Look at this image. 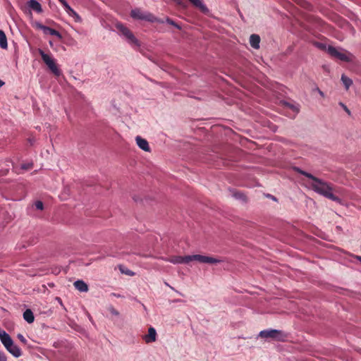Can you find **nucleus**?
Wrapping results in <instances>:
<instances>
[{"label":"nucleus","mask_w":361,"mask_h":361,"mask_svg":"<svg viewBox=\"0 0 361 361\" xmlns=\"http://www.w3.org/2000/svg\"><path fill=\"white\" fill-rule=\"evenodd\" d=\"M327 51L331 56L342 61L350 62L354 59V56L350 52L341 48L337 49L332 46H329Z\"/></svg>","instance_id":"4"},{"label":"nucleus","mask_w":361,"mask_h":361,"mask_svg":"<svg viewBox=\"0 0 361 361\" xmlns=\"http://www.w3.org/2000/svg\"><path fill=\"white\" fill-rule=\"evenodd\" d=\"M319 47H320L321 49H324L325 46L324 44H319Z\"/></svg>","instance_id":"36"},{"label":"nucleus","mask_w":361,"mask_h":361,"mask_svg":"<svg viewBox=\"0 0 361 361\" xmlns=\"http://www.w3.org/2000/svg\"><path fill=\"white\" fill-rule=\"evenodd\" d=\"M116 27L121 32V34L126 37L129 43L135 46L140 45L138 40L128 27H125L121 23H117Z\"/></svg>","instance_id":"8"},{"label":"nucleus","mask_w":361,"mask_h":361,"mask_svg":"<svg viewBox=\"0 0 361 361\" xmlns=\"http://www.w3.org/2000/svg\"><path fill=\"white\" fill-rule=\"evenodd\" d=\"M75 288L80 292H87L88 286L83 281L78 280L74 283Z\"/></svg>","instance_id":"16"},{"label":"nucleus","mask_w":361,"mask_h":361,"mask_svg":"<svg viewBox=\"0 0 361 361\" xmlns=\"http://www.w3.org/2000/svg\"><path fill=\"white\" fill-rule=\"evenodd\" d=\"M166 21L167 23L171 25H173L175 26L176 28H178V30H180L181 29V27L178 25L176 23H175L173 20H171V18H166Z\"/></svg>","instance_id":"21"},{"label":"nucleus","mask_w":361,"mask_h":361,"mask_svg":"<svg viewBox=\"0 0 361 361\" xmlns=\"http://www.w3.org/2000/svg\"><path fill=\"white\" fill-rule=\"evenodd\" d=\"M0 47L6 49L8 47L7 38L4 32L0 30Z\"/></svg>","instance_id":"18"},{"label":"nucleus","mask_w":361,"mask_h":361,"mask_svg":"<svg viewBox=\"0 0 361 361\" xmlns=\"http://www.w3.org/2000/svg\"><path fill=\"white\" fill-rule=\"evenodd\" d=\"M0 340L5 348L12 345L13 342L11 336L4 330L0 329Z\"/></svg>","instance_id":"10"},{"label":"nucleus","mask_w":361,"mask_h":361,"mask_svg":"<svg viewBox=\"0 0 361 361\" xmlns=\"http://www.w3.org/2000/svg\"><path fill=\"white\" fill-rule=\"evenodd\" d=\"M23 316H33L32 312L30 309H27L24 312Z\"/></svg>","instance_id":"29"},{"label":"nucleus","mask_w":361,"mask_h":361,"mask_svg":"<svg viewBox=\"0 0 361 361\" xmlns=\"http://www.w3.org/2000/svg\"><path fill=\"white\" fill-rule=\"evenodd\" d=\"M257 338L267 341L285 342L289 338V334L280 329H267L259 331Z\"/></svg>","instance_id":"3"},{"label":"nucleus","mask_w":361,"mask_h":361,"mask_svg":"<svg viewBox=\"0 0 361 361\" xmlns=\"http://www.w3.org/2000/svg\"><path fill=\"white\" fill-rule=\"evenodd\" d=\"M35 27L37 29L42 30L46 35L49 34L51 35L57 37L59 39L62 38V35L59 31L49 27L45 26L40 23H35Z\"/></svg>","instance_id":"9"},{"label":"nucleus","mask_w":361,"mask_h":361,"mask_svg":"<svg viewBox=\"0 0 361 361\" xmlns=\"http://www.w3.org/2000/svg\"><path fill=\"white\" fill-rule=\"evenodd\" d=\"M234 195L236 198L243 199V200L246 199V197L240 192H236Z\"/></svg>","instance_id":"27"},{"label":"nucleus","mask_w":361,"mask_h":361,"mask_svg":"<svg viewBox=\"0 0 361 361\" xmlns=\"http://www.w3.org/2000/svg\"><path fill=\"white\" fill-rule=\"evenodd\" d=\"M66 13L70 16L75 18V20L76 22L81 21V18L80 16L71 8H68V10L66 11Z\"/></svg>","instance_id":"19"},{"label":"nucleus","mask_w":361,"mask_h":361,"mask_svg":"<svg viewBox=\"0 0 361 361\" xmlns=\"http://www.w3.org/2000/svg\"><path fill=\"white\" fill-rule=\"evenodd\" d=\"M4 85V82L0 80V87H1Z\"/></svg>","instance_id":"35"},{"label":"nucleus","mask_w":361,"mask_h":361,"mask_svg":"<svg viewBox=\"0 0 361 361\" xmlns=\"http://www.w3.org/2000/svg\"><path fill=\"white\" fill-rule=\"evenodd\" d=\"M340 105L343 108L344 111L348 114L350 115V111L348 109V108L343 103H340Z\"/></svg>","instance_id":"30"},{"label":"nucleus","mask_w":361,"mask_h":361,"mask_svg":"<svg viewBox=\"0 0 361 361\" xmlns=\"http://www.w3.org/2000/svg\"><path fill=\"white\" fill-rule=\"evenodd\" d=\"M135 140H136V143H137V146L140 149H142V150H144L145 152H149L150 151L149 143L147 141V140H145L144 138H142L140 136H137L136 138H135Z\"/></svg>","instance_id":"12"},{"label":"nucleus","mask_w":361,"mask_h":361,"mask_svg":"<svg viewBox=\"0 0 361 361\" xmlns=\"http://www.w3.org/2000/svg\"><path fill=\"white\" fill-rule=\"evenodd\" d=\"M164 260L173 263L174 264H188L192 260H196L200 263L204 264H216L221 262V260L218 259L201 255H186L184 257L171 256L168 258H165Z\"/></svg>","instance_id":"2"},{"label":"nucleus","mask_w":361,"mask_h":361,"mask_svg":"<svg viewBox=\"0 0 361 361\" xmlns=\"http://www.w3.org/2000/svg\"><path fill=\"white\" fill-rule=\"evenodd\" d=\"M190 2L196 8H199L203 13H209L208 8L204 4L202 0H189Z\"/></svg>","instance_id":"14"},{"label":"nucleus","mask_w":361,"mask_h":361,"mask_svg":"<svg viewBox=\"0 0 361 361\" xmlns=\"http://www.w3.org/2000/svg\"><path fill=\"white\" fill-rule=\"evenodd\" d=\"M27 6L37 13L42 12L41 4L36 0H30L27 2Z\"/></svg>","instance_id":"13"},{"label":"nucleus","mask_w":361,"mask_h":361,"mask_svg":"<svg viewBox=\"0 0 361 361\" xmlns=\"http://www.w3.org/2000/svg\"><path fill=\"white\" fill-rule=\"evenodd\" d=\"M126 274H128V275H130V276L133 275V273L132 271H128V272H126Z\"/></svg>","instance_id":"37"},{"label":"nucleus","mask_w":361,"mask_h":361,"mask_svg":"<svg viewBox=\"0 0 361 361\" xmlns=\"http://www.w3.org/2000/svg\"><path fill=\"white\" fill-rule=\"evenodd\" d=\"M285 105L286 106H288V108L291 109L295 112H298V111H299L298 108L296 107L295 106H294L293 104H291L290 103L286 102Z\"/></svg>","instance_id":"22"},{"label":"nucleus","mask_w":361,"mask_h":361,"mask_svg":"<svg viewBox=\"0 0 361 361\" xmlns=\"http://www.w3.org/2000/svg\"><path fill=\"white\" fill-rule=\"evenodd\" d=\"M38 52L40 54L42 59L44 63L48 66L51 71L56 75L59 76L61 75V71L58 68L54 59L51 56L44 53L41 49H38Z\"/></svg>","instance_id":"5"},{"label":"nucleus","mask_w":361,"mask_h":361,"mask_svg":"<svg viewBox=\"0 0 361 361\" xmlns=\"http://www.w3.org/2000/svg\"><path fill=\"white\" fill-rule=\"evenodd\" d=\"M130 16L135 19L143 20L148 22H159L161 23H164L163 20L157 19L152 13L143 12L140 9L132 10Z\"/></svg>","instance_id":"7"},{"label":"nucleus","mask_w":361,"mask_h":361,"mask_svg":"<svg viewBox=\"0 0 361 361\" xmlns=\"http://www.w3.org/2000/svg\"><path fill=\"white\" fill-rule=\"evenodd\" d=\"M341 80L343 85H345L346 90H348L353 83L352 80L345 76V75H342Z\"/></svg>","instance_id":"20"},{"label":"nucleus","mask_w":361,"mask_h":361,"mask_svg":"<svg viewBox=\"0 0 361 361\" xmlns=\"http://www.w3.org/2000/svg\"><path fill=\"white\" fill-rule=\"evenodd\" d=\"M59 342H54L53 345L55 347V348H59Z\"/></svg>","instance_id":"33"},{"label":"nucleus","mask_w":361,"mask_h":361,"mask_svg":"<svg viewBox=\"0 0 361 361\" xmlns=\"http://www.w3.org/2000/svg\"><path fill=\"white\" fill-rule=\"evenodd\" d=\"M33 164L32 163L24 164L22 165V169L25 170H29L32 168Z\"/></svg>","instance_id":"24"},{"label":"nucleus","mask_w":361,"mask_h":361,"mask_svg":"<svg viewBox=\"0 0 361 361\" xmlns=\"http://www.w3.org/2000/svg\"><path fill=\"white\" fill-rule=\"evenodd\" d=\"M60 3L63 5L66 11L68 10V8H70L71 6L68 5V4L66 2V0H59Z\"/></svg>","instance_id":"26"},{"label":"nucleus","mask_w":361,"mask_h":361,"mask_svg":"<svg viewBox=\"0 0 361 361\" xmlns=\"http://www.w3.org/2000/svg\"><path fill=\"white\" fill-rule=\"evenodd\" d=\"M24 319L29 324H32L35 320V317H24Z\"/></svg>","instance_id":"31"},{"label":"nucleus","mask_w":361,"mask_h":361,"mask_svg":"<svg viewBox=\"0 0 361 361\" xmlns=\"http://www.w3.org/2000/svg\"><path fill=\"white\" fill-rule=\"evenodd\" d=\"M260 37L259 35L252 34L250 37V43L254 49L259 48Z\"/></svg>","instance_id":"17"},{"label":"nucleus","mask_w":361,"mask_h":361,"mask_svg":"<svg viewBox=\"0 0 361 361\" xmlns=\"http://www.w3.org/2000/svg\"><path fill=\"white\" fill-rule=\"evenodd\" d=\"M6 348L15 357H19L22 355L21 350L20 349L19 347L15 345L13 342L12 343L11 345Z\"/></svg>","instance_id":"15"},{"label":"nucleus","mask_w":361,"mask_h":361,"mask_svg":"<svg viewBox=\"0 0 361 361\" xmlns=\"http://www.w3.org/2000/svg\"><path fill=\"white\" fill-rule=\"evenodd\" d=\"M319 93L321 96L324 97V93L322 91H321L319 89H318Z\"/></svg>","instance_id":"34"},{"label":"nucleus","mask_w":361,"mask_h":361,"mask_svg":"<svg viewBox=\"0 0 361 361\" xmlns=\"http://www.w3.org/2000/svg\"><path fill=\"white\" fill-rule=\"evenodd\" d=\"M157 332L154 328L149 327L148 329V334L144 336V340L147 343H152L156 341Z\"/></svg>","instance_id":"11"},{"label":"nucleus","mask_w":361,"mask_h":361,"mask_svg":"<svg viewBox=\"0 0 361 361\" xmlns=\"http://www.w3.org/2000/svg\"><path fill=\"white\" fill-rule=\"evenodd\" d=\"M18 338L20 341V342H22L24 344H25L27 343V340L25 339V338L22 334H19L18 335Z\"/></svg>","instance_id":"28"},{"label":"nucleus","mask_w":361,"mask_h":361,"mask_svg":"<svg viewBox=\"0 0 361 361\" xmlns=\"http://www.w3.org/2000/svg\"><path fill=\"white\" fill-rule=\"evenodd\" d=\"M296 171L305 177L308 178L310 181L308 183L310 187L312 190H313L315 192L338 203L341 202V200L336 196L334 192L336 190L334 188V185L331 183L324 181L322 179H319L312 174L306 172L300 169L297 168Z\"/></svg>","instance_id":"1"},{"label":"nucleus","mask_w":361,"mask_h":361,"mask_svg":"<svg viewBox=\"0 0 361 361\" xmlns=\"http://www.w3.org/2000/svg\"><path fill=\"white\" fill-rule=\"evenodd\" d=\"M35 207L36 209H39V210H42L43 209V202H41V201H37L35 204Z\"/></svg>","instance_id":"23"},{"label":"nucleus","mask_w":361,"mask_h":361,"mask_svg":"<svg viewBox=\"0 0 361 361\" xmlns=\"http://www.w3.org/2000/svg\"><path fill=\"white\" fill-rule=\"evenodd\" d=\"M0 361H6V357L3 352L0 351Z\"/></svg>","instance_id":"32"},{"label":"nucleus","mask_w":361,"mask_h":361,"mask_svg":"<svg viewBox=\"0 0 361 361\" xmlns=\"http://www.w3.org/2000/svg\"><path fill=\"white\" fill-rule=\"evenodd\" d=\"M357 259L361 262V257L360 256H357Z\"/></svg>","instance_id":"38"},{"label":"nucleus","mask_w":361,"mask_h":361,"mask_svg":"<svg viewBox=\"0 0 361 361\" xmlns=\"http://www.w3.org/2000/svg\"><path fill=\"white\" fill-rule=\"evenodd\" d=\"M38 52L40 54L42 59L44 63L48 66L51 71L56 75L59 76L61 75V71L58 68L54 59L51 56L44 53L41 49H38Z\"/></svg>","instance_id":"6"},{"label":"nucleus","mask_w":361,"mask_h":361,"mask_svg":"<svg viewBox=\"0 0 361 361\" xmlns=\"http://www.w3.org/2000/svg\"><path fill=\"white\" fill-rule=\"evenodd\" d=\"M60 3L63 5L66 11L68 10V8H70L71 6L68 5V4L66 2V0H59Z\"/></svg>","instance_id":"25"}]
</instances>
